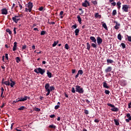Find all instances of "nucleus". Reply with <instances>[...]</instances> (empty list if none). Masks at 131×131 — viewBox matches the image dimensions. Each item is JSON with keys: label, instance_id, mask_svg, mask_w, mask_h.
I'll use <instances>...</instances> for the list:
<instances>
[{"label": "nucleus", "instance_id": "obj_35", "mask_svg": "<svg viewBox=\"0 0 131 131\" xmlns=\"http://www.w3.org/2000/svg\"><path fill=\"white\" fill-rule=\"evenodd\" d=\"M15 60H16V62L17 63H19L20 61V57H17L15 58Z\"/></svg>", "mask_w": 131, "mask_h": 131}, {"label": "nucleus", "instance_id": "obj_48", "mask_svg": "<svg viewBox=\"0 0 131 131\" xmlns=\"http://www.w3.org/2000/svg\"><path fill=\"white\" fill-rule=\"evenodd\" d=\"M65 48H66V50H69V46L68 44H67V43L66 44Z\"/></svg>", "mask_w": 131, "mask_h": 131}, {"label": "nucleus", "instance_id": "obj_38", "mask_svg": "<svg viewBox=\"0 0 131 131\" xmlns=\"http://www.w3.org/2000/svg\"><path fill=\"white\" fill-rule=\"evenodd\" d=\"M46 33H47L46 31L42 30V31H41V32L40 33V35H44L46 34Z\"/></svg>", "mask_w": 131, "mask_h": 131}, {"label": "nucleus", "instance_id": "obj_41", "mask_svg": "<svg viewBox=\"0 0 131 131\" xmlns=\"http://www.w3.org/2000/svg\"><path fill=\"white\" fill-rule=\"evenodd\" d=\"M34 110L35 111V112H39L40 111V108H38V107H35L34 108Z\"/></svg>", "mask_w": 131, "mask_h": 131}, {"label": "nucleus", "instance_id": "obj_27", "mask_svg": "<svg viewBox=\"0 0 131 131\" xmlns=\"http://www.w3.org/2000/svg\"><path fill=\"white\" fill-rule=\"evenodd\" d=\"M59 43V41H54L53 44L52 45V47H55L56 46H57V45Z\"/></svg>", "mask_w": 131, "mask_h": 131}, {"label": "nucleus", "instance_id": "obj_10", "mask_svg": "<svg viewBox=\"0 0 131 131\" xmlns=\"http://www.w3.org/2000/svg\"><path fill=\"white\" fill-rule=\"evenodd\" d=\"M90 40H91L92 42H93L94 43L97 44V40L94 36H90Z\"/></svg>", "mask_w": 131, "mask_h": 131}, {"label": "nucleus", "instance_id": "obj_34", "mask_svg": "<svg viewBox=\"0 0 131 131\" xmlns=\"http://www.w3.org/2000/svg\"><path fill=\"white\" fill-rule=\"evenodd\" d=\"M118 39L119 40H122V35L120 33L118 34Z\"/></svg>", "mask_w": 131, "mask_h": 131}, {"label": "nucleus", "instance_id": "obj_17", "mask_svg": "<svg viewBox=\"0 0 131 131\" xmlns=\"http://www.w3.org/2000/svg\"><path fill=\"white\" fill-rule=\"evenodd\" d=\"M91 47L93 48H95V49H96V48H98V46L97 45V44H96V43H91Z\"/></svg>", "mask_w": 131, "mask_h": 131}, {"label": "nucleus", "instance_id": "obj_61", "mask_svg": "<svg viewBox=\"0 0 131 131\" xmlns=\"http://www.w3.org/2000/svg\"><path fill=\"white\" fill-rule=\"evenodd\" d=\"M76 72V70L75 69H73L72 70V73L74 74Z\"/></svg>", "mask_w": 131, "mask_h": 131}, {"label": "nucleus", "instance_id": "obj_62", "mask_svg": "<svg viewBox=\"0 0 131 131\" xmlns=\"http://www.w3.org/2000/svg\"><path fill=\"white\" fill-rule=\"evenodd\" d=\"M111 4L113 5V6H116V2L112 3Z\"/></svg>", "mask_w": 131, "mask_h": 131}, {"label": "nucleus", "instance_id": "obj_25", "mask_svg": "<svg viewBox=\"0 0 131 131\" xmlns=\"http://www.w3.org/2000/svg\"><path fill=\"white\" fill-rule=\"evenodd\" d=\"M95 17L96 18H101V15L99 14L98 13H97L95 14Z\"/></svg>", "mask_w": 131, "mask_h": 131}, {"label": "nucleus", "instance_id": "obj_22", "mask_svg": "<svg viewBox=\"0 0 131 131\" xmlns=\"http://www.w3.org/2000/svg\"><path fill=\"white\" fill-rule=\"evenodd\" d=\"M12 19L13 20V22L15 23L16 24H17L18 23V20H17V18L15 17V16H14V17H12Z\"/></svg>", "mask_w": 131, "mask_h": 131}, {"label": "nucleus", "instance_id": "obj_21", "mask_svg": "<svg viewBox=\"0 0 131 131\" xmlns=\"http://www.w3.org/2000/svg\"><path fill=\"white\" fill-rule=\"evenodd\" d=\"M47 74L49 78H52V73L50 72L49 70H47Z\"/></svg>", "mask_w": 131, "mask_h": 131}, {"label": "nucleus", "instance_id": "obj_30", "mask_svg": "<svg viewBox=\"0 0 131 131\" xmlns=\"http://www.w3.org/2000/svg\"><path fill=\"white\" fill-rule=\"evenodd\" d=\"M121 26L120 24L119 25H116V26H115L114 28L116 30H118V29H119V27Z\"/></svg>", "mask_w": 131, "mask_h": 131}, {"label": "nucleus", "instance_id": "obj_56", "mask_svg": "<svg viewBox=\"0 0 131 131\" xmlns=\"http://www.w3.org/2000/svg\"><path fill=\"white\" fill-rule=\"evenodd\" d=\"M19 98L16 99L15 101H14V102L15 103H17L18 102H19Z\"/></svg>", "mask_w": 131, "mask_h": 131}, {"label": "nucleus", "instance_id": "obj_2", "mask_svg": "<svg viewBox=\"0 0 131 131\" xmlns=\"http://www.w3.org/2000/svg\"><path fill=\"white\" fill-rule=\"evenodd\" d=\"M26 7L28 8H25V12H31L32 8L33 7V4L32 2H29L28 4L26 5Z\"/></svg>", "mask_w": 131, "mask_h": 131}, {"label": "nucleus", "instance_id": "obj_43", "mask_svg": "<svg viewBox=\"0 0 131 131\" xmlns=\"http://www.w3.org/2000/svg\"><path fill=\"white\" fill-rule=\"evenodd\" d=\"M121 46L123 48V49H124L126 48V45L124 44V43L122 42L121 43Z\"/></svg>", "mask_w": 131, "mask_h": 131}, {"label": "nucleus", "instance_id": "obj_4", "mask_svg": "<svg viewBox=\"0 0 131 131\" xmlns=\"http://www.w3.org/2000/svg\"><path fill=\"white\" fill-rule=\"evenodd\" d=\"M107 105L113 107V108H111V110L112 112H117L119 111V108L115 107L114 104H112L111 103H107Z\"/></svg>", "mask_w": 131, "mask_h": 131}, {"label": "nucleus", "instance_id": "obj_63", "mask_svg": "<svg viewBox=\"0 0 131 131\" xmlns=\"http://www.w3.org/2000/svg\"><path fill=\"white\" fill-rule=\"evenodd\" d=\"M86 103L89 104L91 102L88 99H85Z\"/></svg>", "mask_w": 131, "mask_h": 131}, {"label": "nucleus", "instance_id": "obj_59", "mask_svg": "<svg viewBox=\"0 0 131 131\" xmlns=\"http://www.w3.org/2000/svg\"><path fill=\"white\" fill-rule=\"evenodd\" d=\"M38 10L39 11H42L43 10V7H40L39 8H38Z\"/></svg>", "mask_w": 131, "mask_h": 131}, {"label": "nucleus", "instance_id": "obj_26", "mask_svg": "<svg viewBox=\"0 0 131 131\" xmlns=\"http://www.w3.org/2000/svg\"><path fill=\"white\" fill-rule=\"evenodd\" d=\"M114 61L112 59H107V63L108 64L109 63H114Z\"/></svg>", "mask_w": 131, "mask_h": 131}, {"label": "nucleus", "instance_id": "obj_46", "mask_svg": "<svg viewBox=\"0 0 131 131\" xmlns=\"http://www.w3.org/2000/svg\"><path fill=\"white\" fill-rule=\"evenodd\" d=\"M27 48V46L26 45L22 46L21 49L22 50H26Z\"/></svg>", "mask_w": 131, "mask_h": 131}, {"label": "nucleus", "instance_id": "obj_9", "mask_svg": "<svg viewBox=\"0 0 131 131\" xmlns=\"http://www.w3.org/2000/svg\"><path fill=\"white\" fill-rule=\"evenodd\" d=\"M28 97L27 96H24V98H18L19 102H25V101L27 100Z\"/></svg>", "mask_w": 131, "mask_h": 131}, {"label": "nucleus", "instance_id": "obj_51", "mask_svg": "<svg viewBox=\"0 0 131 131\" xmlns=\"http://www.w3.org/2000/svg\"><path fill=\"white\" fill-rule=\"evenodd\" d=\"M18 5H19V7H20V9L21 10L23 9V6L20 4L19 2H18Z\"/></svg>", "mask_w": 131, "mask_h": 131}, {"label": "nucleus", "instance_id": "obj_11", "mask_svg": "<svg viewBox=\"0 0 131 131\" xmlns=\"http://www.w3.org/2000/svg\"><path fill=\"white\" fill-rule=\"evenodd\" d=\"M2 13L3 15H7L8 14V10L6 8H3L1 10Z\"/></svg>", "mask_w": 131, "mask_h": 131}, {"label": "nucleus", "instance_id": "obj_29", "mask_svg": "<svg viewBox=\"0 0 131 131\" xmlns=\"http://www.w3.org/2000/svg\"><path fill=\"white\" fill-rule=\"evenodd\" d=\"M6 31L9 33V35H11L12 34V32L10 29H7Z\"/></svg>", "mask_w": 131, "mask_h": 131}, {"label": "nucleus", "instance_id": "obj_39", "mask_svg": "<svg viewBox=\"0 0 131 131\" xmlns=\"http://www.w3.org/2000/svg\"><path fill=\"white\" fill-rule=\"evenodd\" d=\"M78 74L79 75H82L83 72V71L82 70H78Z\"/></svg>", "mask_w": 131, "mask_h": 131}, {"label": "nucleus", "instance_id": "obj_1", "mask_svg": "<svg viewBox=\"0 0 131 131\" xmlns=\"http://www.w3.org/2000/svg\"><path fill=\"white\" fill-rule=\"evenodd\" d=\"M71 92L73 94L75 93L76 92L79 94H83L84 93V90L82 88H81L80 85H77L75 86V88L73 87L71 89Z\"/></svg>", "mask_w": 131, "mask_h": 131}, {"label": "nucleus", "instance_id": "obj_57", "mask_svg": "<svg viewBox=\"0 0 131 131\" xmlns=\"http://www.w3.org/2000/svg\"><path fill=\"white\" fill-rule=\"evenodd\" d=\"M79 75V72H78V73L76 75L75 78L77 79Z\"/></svg>", "mask_w": 131, "mask_h": 131}, {"label": "nucleus", "instance_id": "obj_55", "mask_svg": "<svg viewBox=\"0 0 131 131\" xmlns=\"http://www.w3.org/2000/svg\"><path fill=\"white\" fill-rule=\"evenodd\" d=\"M55 115H54V114L51 115L50 116V118H55Z\"/></svg>", "mask_w": 131, "mask_h": 131}, {"label": "nucleus", "instance_id": "obj_7", "mask_svg": "<svg viewBox=\"0 0 131 131\" xmlns=\"http://www.w3.org/2000/svg\"><path fill=\"white\" fill-rule=\"evenodd\" d=\"M97 41L98 45L100 46L101 44L103 42V40L102 38H101V37L98 36V37H97Z\"/></svg>", "mask_w": 131, "mask_h": 131}, {"label": "nucleus", "instance_id": "obj_58", "mask_svg": "<svg viewBox=\"0 0 131 131\" xmlns=\"http://www.w3.org/2000/svg\"><path fill=\"white\" fill-rule=\"evenodd\" d=\"M79 11H81V14H83L84 13V11L82 10V8H79Z\"/></svg>", "mask_w": 131, "mask_h": 131}, {"label": "nucleus", "instance_id": "obj_20", "mask_svg": "<svg viewBox=\"0 0 131 131\" xmlns=\"http://www.w3.org/2000/svg\"><path fill=\"white\" fill-rule=\"evenodd\" d=\"M3 83L5 84L6 85H10V81L9 80H6L4 82H3Z\"/></svg>", "mask_w": 131, "mask_h": 131}, {"label": "nucleus", "instance_id": "obj_52", "mask_svg": "<svg viewBox=\"0 0 131 131\" xmlns=\"http://www.w3.org/2000/svg\"><path fill=\"white\" fill-rule=\"evenodd\" d=\"M5 58L6 59L8 60H9V57H8V54H5Z\"/></svg>", "mask_w": 131, "mask_h": 131}, {"label": "nucleus", "instance_id": "obj_64", "mask_svg": "<svg viewBox=\"0 0 131 131\" xmlns=\"http://www.w3.org/2000/svg\"><path fill=\"white\" fill-rule=\"evenodd\" d=\"M64 96H65L66 98H69V96L67 95V93H64Z\"/></svg>", "mask_w": 131, "mask_h": 131}, {"label": "nucleus", "instance_id": "obj_54", "mask_svg": "<svg viewBox=\"0 0 131 131\" xmlns=\"http://www.w3.org/2000/svg\"><path fill=\"white\" fill-rule=\"evenodd\" d=\"M128 108L129 109L131 108V102H129V103L128 104Z\"/></svg>", "mask_w": 131, "mask_h": 131}, {"label": "nucleus", "instance_id": "obj_40", "mask_svg": "<svg viewBox=\"0 0 131 131\" xmlns=\"http://www.w3.org/2000/svg\"><path fill=\"white\" fill-rule=\"evenodd\" d=\"M92 3L94 5V6H96L98 4V3L96 1H92Z\"/></svg>", "mask_w": 131, "mask_h": 131}, {"label": "nucleus", "instance_id": "obj_50", "mask_svg": "<svg viewBox=\"0 0 131 131\" xmlns=\"http://www.w3.org/2000/svg\"><path fill=\"white\" fill-rule=\"evenodd\" d=\"M4 91H5L4 89L3 88H1V94H2V95H3V94L4 93Z\"/></svg>", "mask_w": 131, "mask_h": 131}, {"label": "nucleus", "instance_id": "obj_33", "mask_svg": "<svg viewBox=\"0 0 131 131\" xmlns=\"http://www.w3.org/2000/svg\"><path fill=\"white\" fill-rule=\"evenodd\" d=\"M25 109H26V107L25 106H21L20 107H19L18 108V111H23Z\"/></svg>", "mask_w": 131, "mask_h": 131}, {"label": "nucleus", "instance_id": "obj_14", "mask_svg": "<svg viewBox=\"0 0 131 131\" xmlns=\"http://www.w3.org/2000/svg\"><path fill=\"white\" fill-rule=\"evenodd\" d=\"M17 42H14V46H13V51H15L17 49Z\"/></svg>", "mask_w": 131, "mask_h": 131}, {"label": "nucleus", "instance_id": "obj_32", "mask_svg": "<svg viewBox=\"0 0 131 131\" xmlns=\"http://www.w3.org/2000/svg\"><path fill=\"white\" fill-rule=\"evenodd\" d=\"M126 117L129 121H131V116H130V114L129 113H128L126 115Z\"/></svg>", "mask_w": 131, "mask_h": 131}, {"label": "nucleus", "instance_id": "obj_8", "mask_svg": "<svg viewBox=\"0 0 131 131\" xmlns=\"http://www.w3.org/2000/svg\"><path fill=\"white\" fill-rule=\"evenodd\" d=\"M82 6L84 7H88V6H90V4L88 1H84V3H82Z\"/></svg>", "mask_w": 131, "mask_h": 131}, {"label": "nucleus", "instance_id": "obj_42", "mask_svg": "<svg viewBox=\"0 0 131 131\" xmlns=\"http://www.w3.org/2000/svg\"><path fill=\"white\" fill-rule=\"evenodd\" d=\"M126 37L128 38V41L131 42V36L126 35Z\"/></svg>", "mask_w": 131, "mask_h": 131}, {"label": "nucleus", "instance_id": "obj_37", "mask_svg": "<svg viewBox=\"0 0 131 131\" xmlns=\"http://www.w3.org/2000/svg\"><path fill=\"white\" fill-rule=\"evenodd\" d=\"M49 88H50L49 90H50V92L55 90L54 86L52 85V86H50Z\"/></svg>", "mask_w": 131, "mask_h": 131}, {"label": "nucleus", "instance_id": "obj_44", "mask_svg": "<svg viewBox=\"0 0 131 131\" xmlns=\"http://www.w3.org/2000/svg\"><path fill=\"white\" fill-rule=\"evenodd\" d=\"M104 93L106 95H109V94L110 93V92L109 91V90H105Z\"/></svg>", "mask_w": 131, "mask_h": 131}, {"label": "nucleus", "instance_id": "obj_18", "mask_svg": "<svg viewBox=\"0 0 131 131\" xmlns=\"http://www.w3.org/2000/svg\"><path fill=\"white\" fill-rule=\"evenodd\" d=\"M103 87L104 88H106V89H109L110 86L107 85V83L106 82V81H104V82H103Z\"/></svg>", "mask_w": 131, "mask_h": 131}, {"label": "nucleus", "instance_id": "obj_3", "mask_svg": "<svg viewBox=\"0 0 131 131\" xmlns=\"http://www.w3.org/2000/svg\"><path fill=\"white\" fill-rule=\"evenodd\" d=\"M34 72L36 73L37 74H38V73H40V74L43 75L44 73L46 72L45 69H42L41 68H37L36 69H35L34 70Z\"/></svg>", "mask_w": 131, "mask_h": 131}, {"label": "nucleus", "instance_id": "obj_47", "mask_svg": "<svg viewBox=\"0 0 131 131\" xmlns=\"http://www.w3.org/2000/svg\"><path fill=\"white\" fill-rule=\"evenodd\" d=\"M16 29H17L16 28H15V27L13 28V32H14V35L16 34Z\"/></svg>", "mask_w": 131, "mask_h": 131}, {"label": "nucleus", "instance_id": "obj_5", "mask_svg": "<svg viewBox=\"0 0 131 131\" xmlns=\"http://www.w3.org/2000/svg\"><path fill=\"white\" fill-rule=\"evenodd\" d=\"M49 87H50L49 83H46V84L45 85V88L46 91L47 92L46 96H48L51 93Z\"/></svg>", "mask_w": 131, "mask_h": 131}, {"label": "nucleus", "instance_id": "obj_16", "mask_svg": "<svg viewBox=\"0 0 131 131\" xmlns=\"http://www.w3.org/2000/svg\"><path fill=\"white\" fill-rule=\"evenodd\" d=\"M86 49L89 51L91 50V45L89 42L86 43Z\"/></svg>", "mask_w": 131, "mask_h": 131}, {"label": "nucleus", "instance_id": "obj_15", "mask_svg": "<svg viewBox=\"0 0 131 131\" xmlns=\"http://www.w3.org/2000/svg\"><path fill=\"white\" fill-rule=\"evenodd\" d=\"M77 18L78 19V21L79 23V24H82V19H81V18L80 17V15H78L77 16Z\"/></svg>", "mask_w": 131, "mask_h": 131}, {"label": "nucleus", "instance_id": "obj_31", "mask_svg": "<svg viewBox=\"0 0 131 131\" xmlns=\"http://www.w3.org/2000/svg\"><path fill=\"white\" fill-rule=\"evenodd\" d=\"M56 126L55 125H53V124H52V125H50L49 126V128H51V129H55L56 128Z\"/></svg>", "mask_w": 131, "mask_h": 131}, {"label": "nucleus", "instance_id": "obj_36", "mask_svg": "<svg viewBox=\"0 0 131 131\" xmlns=\"http://www.w3.org/2000/svg\"><path fill=\"white\" fill-rule=\"evenodd\" d=\"M77 28V25L76 24L73 25V26H72L71 27V28L73 29H75Z\"/></svg>", "mask_w": 131, "mask_h": 131}, {"label": "nucleus", "instance_id": "obj_53", "mask_svg": "<svg viewBox=\"0 0 131 131\" xmlns=\"http://www.w3.org/2000/svg\"><path fill=\"white\" fill-rule=\"evenodd\" d=\"M84 113L86 115H88V114H89V111H88V110H84Z\"/></svg>", "mask_w": 131, "mask_h": 131}, {"label": "nucleus", "instance_id": "obj_60", "mask_svg": "<svg viewBox=\"0 0 131 131\" xmlns=\"http://www.w3.org/2000/svg\"><path fill=\"white\" fill-rule=\"evenodd\" d=\"M94 122H96V123H99V119H96L94 120Z\"/></svg>", "mask_w": 131, "mask_h": 131}, {"label": "nucleus", "instance_id": "obj_6", "mask_svg": "<svg viewBox=\"0 0 131 131\" xmlns=\"http://www.w3.org/2000/svg\"><path fill=\"white\" fill-rule=\"evenodd\" d=\"M129 8V6L127 5H123L122 7V10L125 12H128V9Z\"/></svg>", "mask_w": 131, "mask_h": 131}, {"label": "nucleus", "instance_id": "obj_24", "mask_svg": "<svg viewBox=\"0 0 131 131\" xmlns=\"http://www.w3.org/2000/svg\"><path fill=\"white\" fill-rule=\"evenodd\" d=\"M114 121L116 125H119V120L114 119Z\"/></svg>", "mask_w": 131, "mask_h": 131}, {"label": "nucleus", "instance_id": "obj_45", "mask_svg": "<svg viewBox=\"0 0 131 131\" xmlns=\"http://www.w3.org/2000/svg\"><path fill=\"white\" fill-rule=\"evenodd\" d=\"M117 15V10H114L113 11V15Z\"/></svg>", "mask_w": 131, "mask_h": 131}, {"label": "nucleus", "instance_id": "obj_19", "mask_svg": "<svg viewBox=\"0 0 131 131\" xmlns=\"http://www.w3.org/2000/svg\"><path fill=\"white\" fill-rule=\"evenodd\" d=\"M121 3L120 2H118L117 3V5L118 6V9L120 10L121 7Z\"/></svg>", "mask_w": 131, "mask_h": 131}, {"label": "nucleus", "instance_id": "obj_28", "mask_svg": "<svg viewBox=\"0 0 131 131\" xmlns=\"http://www.w3.org/2000/svg\"><path fill=\"white\" fill-rule=\"evenodd\" d=\"M102 27L104 28L105 29V30H108V28H107L106 23H103L102 24Z\"/></svg>", "mask_w": 131, "mask_h": 131}, {"label": "nucleus", "instance_id": "obj_13", "mask_svg": "<svg viewBox=\"0 0 131 131\" xmlns=\"http://www.w3.org/2000/svg\"><path fill=\"white\" fill-rule=\"evenodd\" d=\"M10 81H11V83H10V85H11V87L13 88L14 85L15 84V82L13 81L12 79H10Z\"/></svg>", "mask_w": 131, "mask_h": 131}, {"label": "nucleus", "instance_id": "obj_12", "mask_svg": "<svg viewBox=\"0 0 131 131\" xmlns=\"http://www.w3.org/2000/svg\"><path fill=\"white\" fill-rule=\"evenodd\" d=\"M112 70V67H107V69L105 70V72L107 73L109 72H111Z\"/></svg>", "mask_w": 131, "mask_h": 131}, {"label": "nucleus", "instance_id": "obj_49", "mask_svg": "<svg viewBox=\"0 0 131 131\" xmlns=\"http://www.w3.org/2000/svg\"><path fill=\"white\" fill-rule=\"evenodd\" d=\"M59 107H60L59 105H55V110H57L59 109Z\"/></svg>", "mask_w": 131, "mask_h": 131}, {"label": "nucleus", "instance_id": "obj_23", "mask_svg": "<svg viewBox=\"0 0 131 131\" xmlns=\"http://www.w3.org/2000/svg\"><path fill=\"white\" fill-rule=\"evenodd\" d=\"M79 29H76L75 31V35L76 36H77V35H78L79 33Z\"/></svg>", "mask_w": 131, "mask_h": 131}]
</instances>
